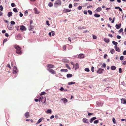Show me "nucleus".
Returning a JSON list of instances; mask_svg holds the SVG:
<instances>
[{"label": "nucleus", "instance_id": "nucleus-41", "mask_svg": "<svg viewBox=\"0 0 126 126\" xmlns=\"http://www.w3.org/2000/svg\"><path fill=\"white\" fill-rule=\"evenodd\" d=\"M112 121L114 124H115L116 123V122H115V120L114 118H112Z\"/></svg>", "mask_w": 126, "mask_h": 126}, {"label": "nucleus", "instance_id": "nucleus-29", "mask_svg": "<svg viewBox=\"0 0 126 126\" xmlns=\"http://www.w3.org/2000/svg\"><path fill=\"white\" fill-rule=\"evenodd\" d=\"M115 51L113 49H111L110 51V52L111 54H113L115 52Z\"/></svg>", "mask_w": 126, "mask_h": 126}, {"label": "nucleus", "instance_id": "nucleus-20", "mask_svg": "<svg viewBox=\"0 0 126 126\" xmlns=\"http://www.w3.org/2000/svg\"><path fill=\"white\" fill-rule=\"evenodd\" d=\"M74 66L75 67V69H76L78 68H79V64L78 63H77Z\"/></svg>", "mask_w": 126, "mask_h": 126}, {"label": "nucleus", "instance_id": "nucleus-37", "mask_svg": "<svg viewBox=\"0 0 126 126\" xmlns=\"http://www.w3.org/2000/svg\"><path fill=\"white\" fill-rule=\"evenodd\" d=\"M13 11L15 12H17L18 11L16 8H14L13 9Z\"/></svg>", "mask_w": 126, "mask_h": 126}, {"label": "nucleus", "instance_id": "nucleus-30", "mask_svg": "<svg viewBox=\"0 0 126 126\" xmlns=\"http://www.w3.org/2000/svg\"><path fill=\"white\" fill-rule=\"evenodd\" d=\"M46 94V93L45 92H42L40 94V95L41 96V95L45 94Z\"/></svg>", "mask_w": 126, "mask_h": 126}, {"label": "nucleus", "instance_id": "nucleus-1", "mask_svg": "<svg viewBox=\"0 0 126 126\" xmlns=\"http://www.w3.org/2000/svg\"><path fill=\"white\" fill-rule=\"evenodd\" d=\"M15 47L16 49V52L18 54H21L22 52L21 50V48L18 45L15 46Z\"/></svg>", "mask_w": 126, "mask_h": 126}, {"label": "nucleus", "instance_id": "nucleus-54", "mask_svg": "<svg viewBox=\"0 0 126 126\" xmlns=\"http://www.w3.org/2000/svg\"><path fill=\"white\" fill-rule=\"evenodd\" d=\"M106 66V64L105 63H104L103 64V65L102 66V67H105Z\"/></svg>", "mask_w": 126, "mask_h": 126}, {"label": "nucleus", "instance_id": "nucleus-17", "mask_svg": "<svg viewBox=\"0 0 126 126\" xmlns=\"http://www.w3.org/2000/svg\"><path fill=\"white\" fill-rule=\"evenodd\" d=\"M34 28V26H32L30 25L29 26L28 29L29 31H31L32 29Z\"/></svg>", "mask_w": 126, "mask_h": 126}, {"label": "nucleus", "instance_id": "nucleus-32", "mask_svg": "<svg viewBox=\"0 0 126 126\" xmlns=\"http://www.w3.org/2000/svg\"><path fill=\"white\" fill-rule=\"evenodd\" d=\"M93 39H96L97 38V36L94 35H93Z\"/></svg>", "mask_w": 126, "mask_h": 126}, {"label": "nucleus", "instance_id": "nucleus-8", "mask_svg": "<svg viewBox=\"0 0 126 126\" xmlns=\"http://www.w3.org/2000/svg\"><path fill=\"white\" fill-rule=\"evenodd\" d=\"M20 29L21 30H24V31L26 30V28L25 27V26H20Z\"/></svg>", "mask_w": 126, "mask_h": 126}, {"label": "nucleus", "instance_id": "nucleus-19", "mask_svg": "<svg viewBox=\"0 0 126 126\" xmlns=\"http://www.w3.org/2000/svg\"><path fill=\"white\" fill-rule=\"evenodd\" d=\"M12 12H9L8 13L7 16L8 17H10L12 16Z\"/></svg>", "mask_w": 126, "mask_h": 126}, {"label": "nucleus", "instance_id": "nucleus-31", "mask_svg": "<svg viewBox=\"0 0 126 126\" xmlns=\"http://www.w3.org/2000/svg\"><path fill=\"white\" fill-rule=\"evenodd\" d=\"M94 16L96 17H99L100 16V15L98 14H95Z\"/></svg>", "mask_w": 126, "mask_h": 126}, {"label": "nucleus", "instance_id": "nucleus-15", "mask_svg": "<svg viewBox=\"0 0 126 126\" xmlns=\"http://www.w3.org/2000/svg\"><path fill=\"white\" fill-rule=\"evenodd\" d=\"M78 57L80 58H84V55L82 54H79L78 55Z\"/></svg>", "mask_w": 126, "mask_h": 126}, {"label": "nucleus", "instance_id": "nucleus-42", "mask_svg": "<svg viewBox=\"0 0 126 126\" xmlns=\"http://www.w3.org/2000/svg\"><path fill=\"white\" fill-rule=\"evenodd\" d=\"M115 50L119 52L120 51V50L119 47H117L115 49Z\"/></svg>", "mask_w": 126, "mask_h": 126}, {"label": "nucleus", "instance_id": "nucleus-52", "mask_svg": "<svg viewBox=\"0 0 126 126\" xmlns=\"http://www.w3.org/2000/svg\"><path fill=\"white\" fill-rule=\"evenodd\" d=\"M28 13V11L27 10H26L24 13V14L26 16Z\"/></svg>", "mask_w": 126, "mask_h": 126}, {"label": "nucleus", "instance_id": "nucleus-34", "mask_svg": "<svg viewBox=\"0 0 126 126\" xmlns=\"http://www.w3.org/2000/svg\"><path fill=\"white\" fill-rule=\"evenodd\" d=\"M65 66H66L67 67V68L68 69H70L71 68H70V67L69 66L68 64H66L65 65Z\"/></svg>", "mask_w": 126, "mask_h": 126}, {"label": "nucleus", "instance_id": "nucleus-50", "mask_svg": "<svg viewBox=\"0 0 126 126\" xmlns=\"http://www.w3.org/2000/svg\"><path fill=\"white\" fill-rule=\"evenodd\" d=\"M91 71L93 72L94 71V67L92 66L91 67Z\"/></svg>", "mask_w": 126, "mask_h": 126}, {"label": "nucleus", "instance_id": "nucleus-35", "mask_svg": "<svg viewBox=\"0 0 126 126\" xmlns=\"http://www.w3.org/2000/svg\"><path fill=\"white\" fill-rule=\"evenodd\" d=\"M88 12L90 15H91L92 14V11L91 10H88Z\"/></svg>", "mask_w": 126, "mask_h": 126}, {"label": "nucleus", "instance_id": "nucleus-59", "mask_svg": "<svg viewBox=\"0 0 126 126\" xmlns=\"http://www.w3.org/2000/svg\"><path fill=\"white\" fill-rule=\"evenodd\" d=\"M119 72L120 73H122V69L121 68H120L119 69Z\"/></svg>", "mask_w": 126, "mask_h": 126}, {"label": "nucleus", "instance_id": "nucleus-62", "mask_svg": "<svg viewBox=\"0 0 126 126\" xmlns=\"http://www.w3.org/2000/svg\"><path fill=\"white\" fill-rule=\"evenodd\" d=\"M63 90H64V88L62 87H61V88L60 89V90L61 91H62Z\"/></svg>", "mask_w": 126, "mask_h": 126}, {"label": "nucleus", "instance_id": "nucleus-18", "mask_svg": "<svg viewBox=\"0 0 126 126\" xmlns=\"http://www.w3.org/2000/svg\"><path fill=\"white\" fill-rule=\"evenodd\" d=\"M96 119V118L95 117H94L92 118L90 120V122L91 123H92L93 121H94V120Z\"/></svg>", "mask_w": 126, "mask_h": 126}, {"label": "nucleus", "instance_id": "nucleus-21", "mask_svg": "<svg viewBox=\"0 0 126 126\" xmlns=\"http://www.w3.org/2000/svg\"><path fill=\"white\" fill-rule=\"evenodd\" d=\"M83 121L85 123H87L88 122V120L86 118L83 119Z\"/></svg>", "mask_w": 126, "mask_h": 126}, {"label": "nucleus", "instance_id": "nucleus-25", "mask_svg": "<svg viewBox=\"0 0 126 126\" xmlns=\"http://www.w3.org/2000/svg\"><path fill=\"white\" fill-rule=\"evenodd\" d=\"M61 72H67L68 71V70L67 69H61Z\"/></svg>", "mask_w": 126, "mask_h": 126}, {"label": "nucleus", "instance_id": "nucleus-51", "mask_svg": "<svg viewBox=\"0 0 126 126\" xmlns=\"http://www.w3.org/2000/svg\"><path fill=\"white\" fill-rule=\"evenodd\" d=\"M66 45H64L63 46V49H64V50H65L66 48Z\"/></svg>", "mask_w": 126, "mask_h": 126}, {"label": "nucleus", "instance_id": "nucleus-64", "mask_svg": "<svg viewBox=\"0 0 126 126\" xmlns=\"http://www.w3.org/2000/svg\"><path fill=\"white\" fill-rule=\"evenodd\" d=\"M108 35H109V36L111 37L112 38L113 37V36L111 34H109Z\"/></svg>", "mask_w": 126, "mask_h": 126}, {"label": "nucleus", "instance_id": "nucleus-12", "mask_svg": "<svg viewBox=\"0 0 126 126\" xmlns=\"http://www.w3.org/2000/svg\"><path fill=\"white\" fill-rule=\"evenodd\" d=\"M44 119L43 117H41L40 118L38 121L36 123L37 124H38L40 123L42 120Z\"/></svg>", "mask_w": 126, "mask_h": 126}, {"label": "nucleus", "instance_id": "nucleus-27", "mask_svg": "<svg viewBox=\"0 0 126 126\" xmlns=\"http://www.w3.org/2000/svg\"><path fill=\"white\" fill-rule=\"evenodd\" d=\"M76 83L75 82H69L68 83V85H71L72 84H75Z\"/></svg>", "mask_w": 126, "mask_h": 126}, {"label": "nucleus", "instance_id": "nucleus-38", "mask_svg": "<svg viewBox=\"0 0 126 126\" xmlns=\"http://www.w3.org/2000/svg\"><path fill=\"white\" fill-rule=\"evenodd\" d=\"M85 71H86L88 72L90 70L88 68H86L85 69Z\"/></svg>", "mask_w": 126, "mask_h": 126}, {"label": "nucleus", "instance_id": "nucleus-22", "mask_svg": "<svg viewBox=\"0 0 126 126\" xmlns=\"http://www.w3.org/2000/svg\"><path fill=\"white\" fill-rule=\"evenodd\" d=\"M116 68L115 66H113L111 67V69L113 70H115L116 69Z\"/></svg>", "mask_w": 126, "mask_h": 126}, {"label": "nucleus", "instance_id": "nucleus-49", "mask_svg": "<svg viewBox=\"0 0 126 126\" xmlns=\"http://www.w3.org/2000/svg\"><path fill=\"white\" fill-rule=\"evenodd\" d=\"M11 26H12L11 25H10L9 26H8V27L9 29H11Z\"/></svg>", "mask_w": 126, "mask_h": 126}, {"label": "nucleus", "instance_id": "nucleus-57", "mask_svg": "<svg viewBox=\"0 0 126 126\" xmlns=\"http://www.w3.org/2000/svg\"><path fill=\"white\" fill-rule=\"evenodd\" d=\"M115 17L113 18L112 20V21L111 22L112 23H114V21L115 20Z\"/></svg>", "mask_w": 126, "mask_h": 126}, {"label": "nucleus", "instance_id": "nucleus-48", "mask_svg": "<svg viewBox=\"0 0 126 126\" xmlns=\"http://www.w3.org/2000/svg\"><path fill=\"white\" fill-rule=\"evenodd\" d=\"M46 23L49 26L50 25V24H49V21L48 20H47L46 22Z\"/></svg>", "mask_w": 126, "mask_h": 126}, {"label": "nucleus", "instance_id": "nucleus-9", "mask_svg": "<svg viewBox=\"0 0 126 126\" xmlns=\"http://www.w3.org/2000/svg\"><path fill=\"white\" fill-rule=\"evenodd\" d=\"M121 100L122 103L126 104V100L125 99L122 98L121 99Z\"/></svg>", "mask_w": 126, "mask_h": 126}, {"label": "nucleus", "instance_id": "nucleus-56", "mask_svg": "<svg viewBox=\"0 0 126 126\" xmlns=\"http://www.w3.org/2000/svg\"><path fill=\"white\" fill-rule=\"evenodd\" d=\"M117 38L118 39H120L121 38V37L119 35H117Z\"/></svg>", "mask_w": 126, "mask_h": 126}, {"label": "nucleus", "instance_id": "nucleus-43", "mask_svg": "<svg viewBox=\"0 0 126 126\" xmlns=\"http://www.w3.org/2000/svg\"><path fill=\"white\" fill-rule=\"evenodd\" d=\"M124 57L123 56H121L120 58V59L122 61L123 60Z\"/></svg>", "mask_w": 126, "mask_h": 126}, {"label": "nucleus", "instance_id": "nucleus-23", "mask_svg": "<svg viewBox=\"0 0 126 126\" xmlns=\"http://www.w3.org/2000/svg\"><path fill=\"white\" fill-rule=\"evenodd\" d=\"M72 76V75L71 74H67L66 76L68 78L71 77Z\"/></svg>", "mask_w": 126, "mask_h": 126}, {"label": "nucleus", "instance_id": "nucleus-33", "mask_svg": "<svg viewBox=\"0 0 126 126\" xmlns=\"http://www.w3.org/2000/svg\"><path fill=\"white\" fill-rule=\"evenodd\" d=\"M51 111L50 109H48L46 112L48 113H50L51 112Z\"/></svg>", "mask_w": 126, "mask_h": 126}, {"label": "nucleus", "instance_id": "nucleus-24", "mask_svg": "<svg viewBox=\"0 0 126 126\" xmlns=\"http://www.w3.org/2000/svg\"><path fill=\"white\" fill-rule=\"evenodd\" d=\"M104 41L107 43H108L109 42V39L108 38H105L104 39Z\"/></svg>", "mask_w": 126, "mask_h": 126}, {"label": "nucleus", "instance_id": "nucleus-40", "mask_svg": "<svg viewBox=\"0 0 126 126\" xmlns=\"http://www.w3.org/2000/svg\"><path fill=\"white\" fill-rule=\"evenodd\" d=\"M11 5L12 7H14L16 6L15 4L14 3H12L11 4Z\"/></svg>", "mask_w": 126, "mask_h": 126}, {"label": "nucleus", "instance_id": "nucleus-36", "mask_svg": "<svg viewBox=\"0 0 126 126\" xmlns=\"http://www.w3.org/2000/svg\"><path fill=\"white\" fill-rule=\"evenodd\" d=\"M123 31V29L122 28H121L120 29L119 31V33H121Z\"/></svg>", "mask_w": 126, "mask_h": 126}, {"label": "nucleus", "instance_id": "nucleus-5", "mask_svg": "<svg viewBox=\"0 0 126 126\" xmlns=\"http://www.w3.org/2000/svg\"><path fill=\"white\" fill-rule=\"evenodd\" d=\"M47 67L49 68H53L54 67V65L51 64H48L47 65Z\"/></svg>", "mask_w": 126, "mask_h": 126}, {"label": "nucleus", "instance_id": "nucleus-46", "mask_svg": "<svg viewBox=\"0 0 126 126\" xmlns=\"http://www.w3.org/2000/svg\"><path fill=\"white\" fill-rule=\"evenodd\" d=\"M15 22L13 21H12L11 22V23L12 25H14L15 24Z\"/></svg>", "mask_w": 126, "mask_h": 126}, {"label": "nucleus", "instance_id": "nucleus-28", "mask_svg": "<svg viewBox=\"0 0 126 126\" xmlns=\"http://www.w3.org/2000/svg\"><path fill=\"white\" fill-rule=\"evenodd\" d=\"M112 44L115 45H117L118 44V43L117 42H115L114 41H113L112 42Z\"/></svg>", "mask_w": 126, "mask_h": 126}, {"label": "nucleus", "instance_id": "nucleus-3", "mask_svg": "<svg viewBox=\"0 0 126 126\" xmlns=\"http://www.w3.org/2000/svg\"><path fill=\"white\" fill-rule=\"evenodd\" d=\"M39 102L41 101L42 103H44L46 101V98L45 97L42 96L39 98Z\"/></svg>", "mask_w": 126, "mask_h": 126}, {"label": "nucleus", "instance_id": "nucleus-14", "mask_svg": "<svg viewBox=\"0 0 126 126\" xmlns=\"http://www.w3.org/2000/svg\"><path fill=\"white\" fill-rule=\"evenodd\" d=\"M61 100L62 101H63V103H66L67 102H68L67 100L65 98H63L61 99Z\"/></svg>", "mask_w": 126, "mask_h": 126}, {"label": "nucleus", "instance_id": "nucleus-47", "mask_svg": "<svg viewBox=\"0 0 126 126\" xmlns=\"http://www.w3.org/2000/svg\"><path fill=\"white\" fill-rule=\"evenodd\" d=\"M0 10L1 11H2L3 9V8L2 5L0 6Z\"/></svg>", "mask_w": 126, "mask_h": 126}, {"label": "nucleus", "instance_id": "nucleus-58", "mask_svg": "<svg viewBox=\"0 0 126 126\" xmlns=\"http://www.w3.org/2000/svg\"><path fill=\"white\" fill-rule=\"evenodd\" d=\"M19 16L21 17H22L23 16V14L21 13V12H20Z\"/></svg>", "mask_w": 126, "mask_h": 126}, {"label": "nucleus", "instance_id": "nucleus-13", "mask_svg": "<svg viewBox=\"0 0 126 126\" xmlns=\"http://www.w3.org/2000/svg\"><path fill=\"white\" fill-rule=\"evenodd\" d=\"M30 115L29 114L28 112H26L25 114V116L27 118H28L30 117Z\"/></svg>", "mask_w": 126, "mask_h": 126}, {"label": "nucleus", "instance_id": "nucleus-7", "mask_svg": "<svg viewBox=\"0 0 126 126\" xmlns=\"http://www.w3.org/2000/svg\"><path fill=\"white\" fill-rule=\"evenodd\" d=\"M18 72V70L17 69V68L15 66H14L13 67V73L16 74V73Z\"/></svg>", "mask_w": 126, "mask_h": 126}, {"label": "nucleus", "instance_id": "nucleus-63", "mask_svg": "<svg viewBox=\"0 0 126 126\" xmlns=\"http://www.w3.org/2000/svg\"><path fill=\"white\" fill-rule=\"evenodd\" d=\"M33 22V21L32 20H31L30 21V25H31L32 24Z\"/></svg>", "mask_w": 126, "mask_h": 126}, {"label": "nucleus", "instance_id": "nucleus-39", "mask_svg": "<svg viewBox=\"0 0 126 126\" xmlns=\"http://www.w3.org/2000/svg\"><path fill=\"white\" fill-rule=\"evenodd\" d=\"M99 121L98 120H96L94 121V124H97L98 123Z\"/></svg>", "mask_w": 126, "mask_h": 126}, {"label": "nucleus", "instance_id": "nucleus-4", "mask_svg": "<svg viewBox=\"0 0 126 126\" xmlns=\"http://www.w3.org/2000/svg\"><path fill=\"white\" fill-rule=\"evenodd\" d=\"M47 70L49 71L50 73L52 74H56V72L55 71L52 69L51 68H48L47 69Z\"/></svg>", "mask_w": 126, "mask_h": 126}, {"label": "nucleus", "instance_id": "nucleus-11", "mask_svg": "<svg viewBox=\"0 0 126 126\" xmlns=\"http://www.w3.org/2000/svg\"><path fill=\"white\" fill-rule=\"evenodd\" d=\"M102 10V9L101 7H98L95 10L96 12H99Z\"/></svg>", "mask_w": 126, "mask_h": 126}, {"label": "nucleus", "instance_id": "nucleus-55", "mask_svg": "<svg viewBox=\"0 0 126 126\" xmlns=\"http://www.w3.org/2000/svg\"><path fill=\"white\" fill-rule=\"evenodd\" d=\"M82 7L81 6H79L78 8V10H81L82 9Z\"/></svg>", "mask_w": 126, "mask_h": 126}, {"label": "nucleus", "instance_id": "nucleus-44", "mask_svg": "<svg viewBox=\"0 0 126 126\" xmlns=\"http://www.w3.org/2000/svg\"><path fill=\"white\" fill-rule=\"evenodd\" d=\"M68 7H69V8H71L72 7V5L71 4H69V6H68Z\"/></svg>", "mask_w": 126, "mask_h": 126}, {"label": "nucleus", "instance_id": "nucleus-60", "mask_svg": "<svg viewBox=\"0 0 126 126\" xmlns=\"http://www.w3.org/2000/svg\"><path fill=\"white\" fill-rule=\"evenodd\" d=\"M84 13L85 15H87V12L86 10H84L83 12Z\"/></svg>", "mask_w": 126, "mask_h": 126}, {"label": "nucleus", "instance_id": "nucleus-10", "mask_svg": "<svg viewBox=\"0 0 126 126\" xmlns=\"http://www.w3.org/2000/svg\"><path fill=\"white\" fill-rule=\"evenodd\" d=\"M121 26V24L120 23L119 24H116L115 25V27L117 29H119L120 28Z\"/></svg>", "mask_w": 126, "mask_h": 126}, {"label": "nucleus", "instance_id": "nucleus-45", "mask_svg": "<svg viewBox=\"0 0 126 126\" xmlns=\"http://www.w3.org/2000/svg\"><path fill=\"white\" fill-rule=\"evenodd\" d=\"M122 64L123 65H125L126 64V61H124L122 62Z\"/></svg>", "mask_w": 126, "mask_h": 126}, {"label": "nucleus", "instance_id": "nucleus-61", "mask_svg": "<svg viewBox=\"0 0 126 126\" xmlns=\"http://www.w3.org/2000/svg\"><path fill=\"white\" fill-rule=\"evenodd\" d=\"M123 54L124 55H126V50H124L123 52Z\"/></svg>", "mask_w": 126, "mask_h": 126}, {"label": "nucleus", "instance_id": "nucleus-26", "mask_svg": "<svg viewBox=\"0 0 126 126\" xmlns=\"http://www.w3.org/2000/svg\"><path fill=\"white\" fill-rule=\"evenodd\" d=\"M53 5V3L51 2H49L48 4V6L49 7H52Z\"/></svg>", "mask_w": 126, "mask_h": 126}, {"label": "nucleus", "instance_id": "nucleus-2", "mask_svg": "<svg viewBox=\"0 0 126 126\" xmlns=\"http://www.w3.org/2000/svg\"><path fill=\"white\" fill-rule=\"evenodd\" d=\"M61 4V1L60 0H58L56 1L54 3V6L55 7L60 5Z\"/></svg>", "mask_w": 126, "mask_h": 126}, {"label": "nucleus", "instance_id": "nucleus-6", "mask_svg": "<svg viewBox=\"0 0 126 126\" xmlns=\"http://www.w3.org/2000/svg\"><path fill=\"white\" fill-rule=\"evenodd\" d=\"M104 70L103 69L100 68H99L98 70L97 71V72L99 74H101L103 72Z\"/></svg>", "mask_w": 126, "mask_h": 126}, {"label": "nucleus", "instance_id": "nucleus-16", "mask_svg": "<svg viewBox=\"0 0 126 126\" xmlns=\"http://www.w3.org/2000/svg\"><path fill=\"white\" fill-rule=\"evenodd\" d=\"M71 11V10H69L68 9H65L63 10V12L64 13L69 12Z\"/></svg>", "mask_w": 126, "mask_h": 126}, {"label": "nucleus", "instance_id": "nucleus-53", "mask_svg": "<svg viewBox=\"0 0 126 126\" xmlns=\"http://www.w3.org/2000/svg\"><path fill=\"white\" fill-rule=\"evenodd\" d=\"M51 33H52V35L53 36H54L55 35V33L53 31H51Z\"/></svg>", "mask_w": 126, "mask_h": 126}]
</instances>
